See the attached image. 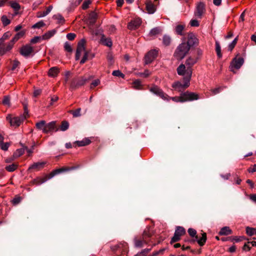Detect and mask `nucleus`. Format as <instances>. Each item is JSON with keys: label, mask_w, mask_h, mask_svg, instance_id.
<instances>
[{"label": "nucleus", "mask_w": 256, "mask_h": 256, "mask_svg": "<svg viewBox=\"0 0 256 256\" xmlns=\"http://www.w3.org/2000/svg\"><path fill=\"white\" fill-rule=\"evenodd\" d=\"M198 60V58H194L192 56H190L186 60V64L187 66L186 76L183 78L184 84L178 81L172 84V87L174 88L175 90L178 92H182L184 90L190 86V82L192 75V67L196 62Z\"/></svg>", "instance_id": "f257e3e1"}, {"label": "nucleus", "mask_w": 256, "mask_h": 256, "mask_svg": "<svg viewBox=\"0 0 256 256\" xmlns=\"http://www.w3.org/2000/svg\"><path fill=\"white\" fill-rule=\"evenodd\" d=\"M76 166H63L61 168L54 170L52 171L48 175L46 176L44 178H37L32 181V184L35 185H40L53 178L54 176L60 173L68 172L75 170Z\"/></svg>", "instance_id": "f03ea898"}, {"label": "nucleus", "mask_w": 256, "mask_h": 256, "mask_svg": "<svg viewBox=\"0 0 256 256\" xmlns=\"http://www.w3.org/2000/svg\"><path fill=\"white\" fill-rule=\"evenodd\" d=\"M190 50L186 42H183L176 48L174 56L177 60H182L188 54Z\"/></svg>", "instance_id": "7ed1b4c3"}, {"label": "nucleus", "mask_w": 256, "mask_h": 256, "mask_svg": "<svg viewBox=\"0 0 256 256\" xmlns=\"http://www.w3.org/2000/svg\"><path fill=\"white\" fill-rule=\"evenodd\" d=\"M186 233V230L183 227L180 226H176L174 232V236L171 239L170 242V244H172L179 241L181 236L184 235Z\"/></svg>", "instance_id": "20e7f679"}, {"label": "nucleus", "mask_w": 256, "mask_h": 256, "mask_svg": "<svg viewBox=\"0 0 256 256\" xmlns=\"http://www.w3.org/2000/svg\"><path fill=\"white\" fill-rule=\"evenodd\" d=\"M86 78H73L70 84V88L72 90H75L80 86L84 85L87 82Z\"/></svg>", "instance_id": "39448f33"}, {"label": "nucleus", "mask_w": 256, "mask_h": 256, "mask_svg": "<svg viewBox=\"0 0 256 256\" xmlns=\"http://www.w3.org/2000/svg\"><path fill=\"white\" fill-rule=\"evenodd\" d=\"M187 38L188 40L186 43L190 48L198 46V40L196 38L194 34L192 32L188 33V34Z\"/></svg>", "instance_id": "423d86ee"}, {"label": "nucleus", "mask_w": 256, "mask_h": 256, "mask_svg": "<svg viewBox=\"0 0 256 256\" xmlns=\"http://www.w3.org/2000/svg\"><path fill=\"white\" fill-rule=\"evenodd\" d=\"M25 118H26L24 116L12 118L11 116L9 115L6 116V120L9 122L10 125L16 126H18Z\"/></svg>", "instance_id": "0eeeda50"}, {"label": "nucleus", "mask_w": 256, "mask_h": 256, "mask_svg": "<svg viewBox=\"0 0 256 256\" xmlns=\"http://www.w3.org/2000/svg\"><path fill=\"white\" fill-rule=\"evenodd\" d=\"M184 90L182 91V98H184V102L186 101H192L197 100L199 98L198 95L194 92H189L188 91L182 92Z\"/></svg>", "instance_id": "6e6552de"}, {"label": "nucleus", "mask_w": 256, "mask_h": 256, "mask_svg": "<svg viewBox=\"0 0 256 256\" xmlns=\"http://www.w3.org/2000/svg\"><path fill=\"white\" fill-rule=\"evenodd\" d=\"M150 92L160 96L163 100H165L168 96L166 94L162 89L156 86H154L150 88Z\"/></svg>", "instance_id": "1a4fd4ad"}, {"label": "nucleus", "mask_w": 256, "mask_h": 256, "mask_svg": "<svg viewBox=\"0 0 256 256\" xmlns=\"http://www.w3.org/2000/svg\"><path fill=\"white\" fill-rule=\"evenodd\" d=\"M158 54V50H152L148 52L144 57L146 64H148L152 62L157 57Z\"/></svg>", "instance_id": "9d476101"}, {"label": "nucleus", "mask_w": 256, "mask_h": 256, "mask_svg": "<svg viewBox=\"0 0 256 256\" xmlns=\"http://www.w3.org/2000/svg\"><path fill=\"white\" fill-rule=\"evenodd\" d=\"M34 51V48L28 44L23 46L20 50V54L25 58H28Z\"/></svg>", "instance_id": "9b49d317"}, {"label": "nucleus", "mask_w": 256, "mask_h": 256, "mask_svg": "<svg viewBox=\"0 0 256 256\" xmlns=\"http://www.w3.org/2000/svg\"><path fill=\"white\" fill-rule=\"evenodd\" d=\"M55 130L56 132L58 131V128H56V122L52 121L48 124H45V127L43 128V132L44 134H48Z\"/></svg>", "instance_id": "f8f14e48"}, {"label": "nucleus", "mask_w": 256, "mask_h": 256, "mask_svg": "<svg viewBox=\"0 0 256 256\" xmlns=\"http://www.w3.org/2000/svg\"><path fill=\"white\" fill-rule=\"evenodd\" d=\"M244 60L242 58L237 56L234 58L230 63L231 68H234L236 69H239L243 64Z\"/></svg>", "instance_id": "ddd939ff"}, {"label": "nucleus", "mask_w": 256, "mask_h": 256, "mask_svg": "<svg viewBox=\"0 0 256 256\" xmlns=\"http://www.w3.org/2000/svg\"><path fill=\"white\" fill-rule=\"evenodd\" d=\"M204 10L205 9L204 4L202 2H200L196 6V10L194 12V14L198 18H201Z\"/></svg>", "instance_id": "4468645a"}, {"label": "nucleus", "mask_w": 256, "mask_h": 256, "mask_svg": "<svg viewBox=\"0 0 256 256\" xmlns=\"http://www.w3.org/2000/svg\"><path fill=\"white\" fill-rule=\"evenodd\" d=\"M134 246L136 248H142L144 244H146L148 242L146 239H144L142 237L136 236L134 240Z\"/></svg>", "instance_id": "2eb2a0df"}, {"label": "nucleus", "mask_w": 256, "mask_h": 256, "mask_svg": "<svg viewBox=\"0 0 256 256\" xmlns=\"http://www.w3.org/2000/svg\"><path fill=\"white\" fill-rule=\"evenodd\" d=\"M141 23L140 19H136L130 22L128 25V28L131 30H136L140 26Z\"/></svg>", "instance_id": "dca6fc26"}, {"label": "nucleus", "mask_w": 256, "mask_h": 256, "mask_svg": "<svg viewBox=\"0 0 256 256\" xmlns=\"http://www.w3.org/2000/svg\"><path fill=\"white\" fill-rule=\"evenodd\" d=\"M46 162H34L29 167L28 170H39L43 168Z\"/></svg>", "instance_id": "f3484780"}, {"label": "nucleus", "mask_w": 256, "mask_h": 256, "mask_svg": "<svg viewBox=\"0 0 256 256\" xmlns=\"http://www.w3.org/2000/svg\"><path fill=\"white\" fill-rule=\"evenodd\" d=\"M206 234L204 232L202 234V236L200 238H194L192 240V242H197L200 246H203L206 242Z\"/></svg>", "instance_id": "a211bd4d"}, {"label": "nucleus", "mask_w": 256, "mask_h": 256, "mask_svg": "<svg viewBox=\"0 0 256 256\" xmlns=\"http://www.w3.org/2000/svg\"><path fill=\"white\" fill-rule=\"evenodd\" d=\"M146 8L150 14H154L156 10L155 6L150 1L147 2L146 3Z\"/></svg>", "instance_id": "6ab92c4d"}, {"label": "nucleus", "mask_w": 256, "mask_h": 256, "mask_svg": "<svg viewBox=\"0 0 256 256\" xmlns=\"http://www.w3.org/2000/svg\"><path fill=\"white\" fill-rule=\"evenodd\" d=\"M101 42L104 46L108 47H111L112 44L111 39L109 38H106L104 34H102L100 38Z\"/></svg>", "instance_id": "aec40b11"}, {"label": "nucleus", "mask_w": 256, "mask_h": 256, "mask_svg": "<svg viewBox=\"0 0 256 256\" xmlns=\"http://www.w3.org/2000/svg\"><path fill=\"white\" fill-rule=\"evenodd\" d=\"M98 18V15L96 13L94 12H92L89 14V22L90 24L92 26H94L96 22V20Z\"/></svg>", "instance_id": "412c9836"}, {"label": "nucleus", "mask_w": 256, "mask_h": 256, "mask_svg": "<svg viewBox=\"0 0 256 256\" xmlns=\"http://www.w3.org/2000/svg\"><path fill=\"white\" fill-rule=\"evenodd\" d=\"M187 68L186 69V66L184 64H180L177 68V72L180 76H186Z\"/></svg>", "instance_id": "4be33fe9"}, {"label": "nucleus", "mask_w": 256, "mask_h": 256, "mask_svg": "<svg viewBox=\"0 0 256 256\" xmlns=\"http://www.w3.org/2000/svg\"><path fill=\"white\" fill-rule=\"evenodd\" d=\"M94 56V54H91L88 51H86L82 58L80 62V64H84L88 59L92 58Z\"/></svg>", "instance_id": "5701e85b"}, {"label": "nucleus", "mask_w": 256, "mask_h": 256, "mask_svg": "<svg viewBox=\"0 0 256 256\" xmlns=\"http://www.w3.org/2000/svg\"><path fill=\"white\" fill-rule=\"evenodd\" d=\"M59 72V68L56 66H54L49 70L48 74L50 76L54 78L56 76Z\"/></svg>", "instance_id": "b1692460"}, {"label": "nucleus", "mask_w": 256, "mask_h": 256, "mask_svg": "<svg viewBox=\"0 0 256 256\" xmlns=\"http://www.w3.org/2000/svg\"><path fill=\"white\" fill-rule=\"evenodd\" d=\"M220 236H227L232 234V230L228 226H224L218 232Z\"/></svg>", "instance_id": "393cba45"}, {"label": "nucleus", "mask_w": 256, "mask_h": 256, "mask_svg": "<svg viewBox=\"0 0 256 256\" xmlns=\"http://www.w3.org/2000/svg\"><path fill=\"white\" fill-rule=\"evenodd\" d=\"M91 142V141L88 138L83 139L82 140H77L74 142V144H76L78 146H83L89 144Z\"/></svg>", "instance_id": "a878e982"}, {"label": "nucleus", "mask_w": 256, "mask_h": 256, "mask_svg": "<svg viewBox=\"0 0 256 256\" xmlns=\"http://www.w3.org/2000/svg\"><path fill=\"white\" fill-rule=\"evenodd\" d=\"M152 234V230L150 228H146L144 231L142 236L144 239H146L148 242V239L150 238Z\"/></svg>", "instance_id": "bb28decb"}, {"label": "nucleus", "mask_w": 256, "mask_h": 256, "mask_svg": "<svg viewBox=\"0 0 256 256\" xmlns=\"http://www.w3.org/2000/svg\"><path fill=\"white\" fill-rule=\"evenodd\" d=\"M86 43V41L84 39H82L78 44L76 52H82V51H86V50L85 47H84V44Z\"/></svg>", "instance_id": "cd10ccee"}, {"label": "nucleus", "mask_w": 256, "mask_h": 256, "mask_svg": "<svg viewBox=\"0 0 256 256\" xmlns=\"http://www.w3.org/2000/svg\"><path fill=\"white\" fill-rule=\"evenodd\" d=\"M18 164L17 163H12L7 164L5 166V169L9 172H12L16 170L18 168Z\"/></svg>", "instance_id": "c85d7f7f"}, {"label": "nucleus", "mask_w": 256, "mask_h": 256, "mask_svg": "<svg viewBox=\"0 0 256 256\" xmlns=\"http://www.w3.org/2000/svg\"><path fill=\"white\" fill-rule=\"evenodd\" d=\"M52 8V6H48L47 8V9L46 11H44L42 12H38L37 14V16L38 18H41V17H44V16H46L50 12Z\"/></svg>", "instance_id": "c756f323"}, {"label": "nucleus", "mask_w": 256, "mask_h": 256, "mask_svg": "<svg viewBox=\"0 0 256 256\" xmlns=\"http://www.w3.org/2000/svg\"><path fill=\"white\" fill-rule=\"evenodd\" d=\"M56 30L54 29L51 30H49L46 32L42 36L43 40H48L56 33Z\"/></svg>", "instance_id": "7c9ffc66"}, {"label": "nucleus", "mask_w": 256, "mask_h": 256, "mask_svg": "<svg viewBox=\"0 0 256 256\" xmlns=\"http://www.w3.org/2000/svg\"><path fill=\"white\" fill-rule=\"evenodd\" d=\"M25 34V32L23 30L18 32L11 40L12 42L15 43L20 38L22 37Z\"/></svg>", "instance_id": "2f4dec72"}, {"label": "nucleus", "mask_w": 256, "mask_h": 256, "mask_svg": "<svg viewBox=\"0 0 256 256\" xmlns=\"http://www.w3.org/2000/svg\"><path fill=\"white\" fill-rule=\"evenodd\" d=\"M11 36V34L9 32H5L2 36L0 38V46L3 44L4 40L8 38Z\"/></svg>", "instance_id": "473e14b6"}, {"label": "nucleus", "mask_w": 256, "mask_h": 256, "mask_svg": "<svg viewBox=\"0 0 256 256\" xmlns=\"http://www.w3.org/2000/svg\"><path fill=\"white\" fill-rule=\"evenodd\" d=\"M171 42V38L168 35H164L162 38V43L166 46H169Z\"/></svg>", "instance_id": "72a5a7b5"}, {"label": "nucleus", "mask_w": 256, "mask_h": 256, "mask_svg": "<svg viewBox=\"0 0 256 256\" xmlns=\"http://www.w3.org/2000/svg\"><path fill=\"white\" fill-rule=\"evenodd\" d=\"M160 32H161V29L159 27H156V28H152V30H151L150 31V33H149V35L150 36H156V35L158 34L159 33H160Z\"/></svg>", "instance_id": "f704fd0d"}, {"label": "nucleus", "mask_w": 256, "mask_h": 256, "mask_svg": "<svg viewBox=\"0 0 256 256\" xmlns=\"http://www.w3.org/2000/svg\"><path fill=\"white\" fill-rule=\"evenodd\" d=\"M9 146L10 144L8 142H4V140H0V148L2 150H8Z\"/></svg>", "instance_id": "c9c22d12"}, {"label": "nucleus", "mask_w": 256, "mask_h": 256, "mask_svg": "<svg viewBox=\"0 0 256 256\" xmlns=\"http://www.w3.org/2000/svg\"><path fill=\"white\" fill-rule=\"evenodd\" d=\"M216 51L218 58L222 57V54L221 52V48L220 44L218 42H216Z\"/></svg>", "instance_id": "e433bc0d"}, {"label": "nucleus", "mask_w": 256, "mask_h": 256, "mask_svg": "<svg viewBox=\"0 0 256 256\" xmlns=\"http://www.w3.org/2000/svg\"><path fill=\"white\" fill-rule=\"evenodd\" d=\"M69 128V123L66 120L62 121V124L60 128V129L62 131H66Z\"/></svg>", "instance_id": "4c0bfd02"}, {"label": "nucleus", "mask_w": 256, "mask_h": 256, "mask_svg": "<svg viewBox=\"0 0 256 256\" xmlns=\"http://www.w3.org/2000/svg\"><path fill=\"white\" fill-rule=\"evenodd\" d=\"M184 28V26L181 24H178L176 27V32L177 34L182 36L183 33L182 31Z\"/></svg>", "instance_id": "58836bf2"}, {"label": "nucleus", "mask_w": 256, "mask_h": 256, "mask_svg": "<svg viewBox=\"0 0 256 256\" xmlns=\"http://www.w3.org/2000/svg\"><path fill=\"white\" fill-rule=\"evenodd\" d=\"M238 40V36H237L233 41L228 45V50L230 51H232L234 48L235 47L237 42Z\"/></svg>", "instance_id": "ea45409f"}, {"label": "nucleus", "mask_w": 256, "mask_h": 256, "mask_svg": "<svg viewBox=\"0 0 256 256\" xmlns=\"http://www.w3.org/2000/svg\"><path fill=\"white\" fill-rule=\"evenodd\" d=\"M188 232L191 237L198 238V236L196 235L197 232L196 230L192 228H190L188 229Z\"/></svg>", "instance_id": "a19ab883"}, {"label": "nucleus", "mask_w": 256, "mask_h": 256, "mask_svg": "<svg viewBox=\"0 0 256 256\" xmlns=\"http://www.w3.org/2000/svg\"><path fill=\"white\" fill-rule=\"evenodd\" d=\"M81 108H78L75 110H70V112L73 115L74 118L79 117L81 116L80 114Z\"/></svg>", "instance_id": "79ce46f5"}, {"label": "nucleus", "mask_w": 256, "mask_h": 256, "mask_svg": "<svg viewBox=\"0 0 256 256\" xmlns=\"http://www.w3.org/2000/svg\"><path fill=\"white\" fill-rule=\"evenodd\" d=\"M246 232L250 236H252L254 234H256V229L254 228L247 227L246 228Z\"/></svg>", "instance_id": "37998d69"}, {"label": "nucleus", "mask_w": 256, "mask_h": 256, "mask_svg": "<svg viewBox=\"0 0 256 256\" xmlns=\"http://www.w3.org/2000/svg\"><path fill=\"white\" fill-rule=\"evenodd\" d=\"M46 121L41 120L36 124V128L38 130H42L45 127Z\"/></svg>", "instance_id": "c03bdc74"}, {"label": "nucleus", "mask_w": 256, "mask_h": 256, "mask_svg": "<svg viewBox=\"0 0 256 256\" xmlns=\"http://www.w3.org/2000/svg\"><path fill=\"white\" fill-rule=\"evenodd\" d=\"M2 22L4 26H6L10 22V20L6 16H2L1 18Z\"/></svg>", "instance_id": "a18cd8bd"}, {"label": "nucleus", "mask_w": 256, "mask_h": 256, "mask_svg": "<svg viewBox=\"0 0 256 256\" xmlns=\"http://www.w3.org/2000/svg\"><path fill=\"white\" fill-rule=\"evenodd\" d=\"M133 85L136 89L140 90L142 86L141 81L139 80H136L133 82Z\"/></svg>", "instance_id": "49530a36"}, {"label": "nucleus", "mask_w": 256, "mask_h": 256, "mask_svg": "<svg viewBox=\"0 0 256 256\" xmlns=\"http://www.w3.org/2000/svg\"><path fill=\"white\" fill-rule=\"evenodd\" d=\"M107 59L108 62V64L110 66H112L113 64L114 61V58L112 55V54L110 52H108L107 55Z\"/></svg>", "instance_id": "de8ad7c7"}, {"label": "nucleus", "mask_w": 256, "mask_h": 256, "mask_svg": "<svg viewBox=\"0 0 256 256\" xmlns=\"http://www.w3.org/2000/svg\"><path fill=\"white\" fill-rule=\"evenodd\" d=\"M24 152V150L22 148L18 149L14 154L15 158H17L22 156Z\"/></svg>", "instance_id": "09e8293b"}, {"label": "nucleus", "mask_w": 256, "mask_h": 256, "mask_svg": "<svg viewBox=\"0 0 256 256\" xmlns=\"http://www.w3.org/2000/svg\"><path fill=\"white\" fill-rule=\"evenodd\" d=\"M112 74L114 76L120 77V78H124V74H123L122 72H121L119 70H116L113 71L112 73Z\"/></svg>", "instance_id": "8fccbe9b"}, {"label": "nucleus", "mask_w": 256, "mask_h": 256, "mask_svg": "<svg viewBox=\"0 0 256 256\" xmlns=\"http://www.w3.org/2000/svg\"><path fill=\"white\" fill-rule=\"evenodd\" d=\"M46 24L42 21H40L37 23L35 24L32 28H40L44 26Z\"/></svg>", "instance_id": "3c124183"}, {"label": "nucleus", "mask_w": 256, "mask_h": 256, "mask_svg": "<svg viewBox=\"0 0 256 256\" xmlns=\"http://www.w3.org/2000/svg\"><path fill=\"white\" fill-rule=\"evenodd\" d=\"M64 48L65 50L69 52H72V51L70 44L67 42L64 44Z\"/></svg>", "instance_id": "603ef678"}, {"label": "nucleus", "mask_w": 256, "mask_h": 256, "mask_svg": "<svg viewBox=\"0 0 256 256\" xmlns=\"http://www.w3.org/2000/svg\"><path fill=\"white\" fill-rule=\"evenodd\" d=\"M170 98H172L174 101L176 102H184V98H182V93L180 94V96H174Z\"/></svg>", "instance_id": "864d4df0"}, {"label": "nucleus", "mask_w": 256, "mask_h": 256, "mask_svg": "<svg viewBox=\"0 0 256 256\" xmlns=\"http://www.w3.org/2000/svg\"><path fill=\"white\" fill-rule=\"evenodd\" d=\"M91 3V0H85L82 4V8L83 10L87 9L89 6V4H90Z\"/></svg>", "instance_id": "5fc2aeb1"}, {"label": "nucleus", "mask_w": 256, "mask_h": 256, "mask_svg": "<svg viewBox=\"0 0 256 256\" xmlns=\"http://www.w3.org/2000/svg\"><path fill=\"white\" fill-rule=\"evenodd\" d=\"M11 7L14 9L15 11H18L20 9V5L16 2H12L11 3Z\"/></svg>", "instance_id": "6e6d98bb"}, {"label": "nucleus", "mask_w": 256, "mask_h": 256, "mask_svg": "<svg viewBox=\"0 0 256 256\" xmlns=\"http://www.w3.org/2000/svg\"><path fill=\"white\" fill-rule=\"evenodd\" d=\"M20 64V62H18V60H15L12 62V68L11 70H14L17 67L19 66Z\"/></svg>", "instance_id": "4d7b16f0"}, {"label": "nucleus", "mask_w": 256, "mask_h": 256, "mask_svg": "<svg viewBox=\"0 0 256 256\" xmlns=\"http://www.w3.org/2000/svg\"><path fill=\"white\" fill-rule=\"evenodd\" d=\"M53 18L54 19L58 20L59 21V22H62L64 21V17L60 14H56L53 16Z\"/></svg>", "instance_id": "13d9d810"}, {"label": "nucleus", "mask_w": 256, "mask_h": 256, "mask_svg": "<svg viewBox=\"0 0 256 256\" xmlns=\"http://www.w3.org/2000/svg\"><path fill=\"white\" fill-rule=\"evenodd\" d=\"M2 104L4 105H10V97L8 96H4Z\"/></svg>", "instance_id": "bf43d9fd"}, {"label": "nucleus", "mask_w": 256, "mask_h": 256, "mask_svg": "<svg viewBox=\"0 0 256 256\" xmlns=\"http://www.w3.org/2000/svg\"><path fill=\"white\" fill-rule=\"evenodd\" d=\"M76 37V34L74 33H68L66 35V38L70 40H72Z\"/></svg>", "instance_id": "052dcab7"}, {"label": "nucleus", "mask_w": 256, "mask_h": 256, "mask_svg": "<svg viewBox=\"0 0 256 256\" xmlns=\"http://www.w3.org/2000/svg\"><path fill=\"white\" fill-rule=\"evenodd\" d=\"M138 74L140 76L147 78L150 75V73L148 70H146L144 72H140Z\"/></svg>", "instance_id": "680f3d73"}, {"label": "nucleus", "mask_w": 256, "mask_h": 256, "mask_svg": "<svg viewBox=\"0 0 256 256\" xmlns=\"http://www.w3.org/2000/svg\"><path fill=\"white\" fill-rule=\"evenodd\" d=\"M14 44V43L13 42L12 43L11 40L6 46H3L6 52L11 50Z\"/></svg>", "instance_id": "e2e57ef3"}, {"label": "nucleus", "mask_w": 256, "mask_h": 256, "mask_svg": "<svg viewBox=\"0 0 256 256\" xmlns=\"http://www.w3.org/2000/svg\"><path fill=\"white\" fill-rule=\"evenodd\" d=\"M190 26H199V22L196 20H192L190 22Z\"/></svg>", "instance_id": "0e129e2a"}, {"label": "nucleus", "mask_w": 256, "mask_h": 256, "mask_svg": "<svg viewBox=\"0 0 256 256\" xmlns=\"http://www.w3.org/2000/svg\"><path fill=\"white\" fill-rule=\"evenodd\" d=\"M100 83V81L99 80H96L92 82L91 84L90 88H93L95 86H98Z\"/></svg>", "instance_id": "69168bd1"}, {"label": "nucleus", "mask_w": 256, "mask_h": 256, "mask_svg": "<svg viewBox=\"0 0 256 256\" xmlns=\"http://www.w3.org/2000/svg\"><path fill=\"white\" fill-rule=\"evenodd\" d=\"M40 36H35L30 40V42L32 44H36L40 40Z\"/></svg>", "instance_id": "338daca9"}, {"label": "nucleus", "mask_w": 256, "mask_h": 256, "mask_svg": "<svg viewBox=\"0 0 256 256\" xmlns=\"http://www.w3.org/2000/svg\"><path fill=\"white\" fill-rule=\"evenodd\" d=\"M248 171L249 172H256V164H254L252 166L249 168Z\"/></svg>", "instance_id": "774afa93"}]
</instances>
